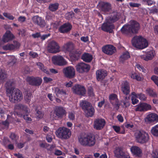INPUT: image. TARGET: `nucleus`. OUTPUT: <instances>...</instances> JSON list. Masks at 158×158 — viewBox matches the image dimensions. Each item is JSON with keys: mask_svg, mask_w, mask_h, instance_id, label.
<instances>
[{"mask_svg": "<svg viewBox=\"0 0 158 158\" xmlns=\"http://www.w3.org/2000/svg\"><path fill=\"white\" fill-rule=\"evenodd\" d=\"M130 24L124 25L121 29V31L124 34L129 35L131 33H136L139 28V23L134 21H131Z\"/></svg>", "mask_w": 158, "mask_h": 158, "instance_id": "f257e3e1", "label": "nucleus"}, {"mask_svg": "<svg viewBox=\"0 0 158 158\" xmlns=\"http://www.w3.org/2000/svg\"><path fill=\"white\" fill-rule=\"evenodd\" d=\"M7 95L9 100L12 102H16L21 101L23 98L22 92L16 88L8 89L6 90Z\"/></svg>", "mask_w": 158, "mask_h": 158, "instance_id": "f03ea898", "label": "nucleus"}, {"mask_svg": "<svg viewBox=\"0 0 158 158\" xmlns=\"http://www.w3.org/2000/svg\"><path fill=\"white\" fill-rule=\"evenodd\" d=\"M78 140L81 144L84 146H92L95 143L94 137L85 134H82L79 135Z\"/></svg>", "mask_w": 158, "mask_h": 158, "instance_id": "7ed1b4c3", "label": "nucleus"}, {"mask_svg": "<svg viewBox=\"0 0 158 158\" xmlns=\"http://www.w3.org/2000/svg\"><path fill=\"white\" fill-rule=\"evenodd\" d=\"M132 43L134 47L139 49H143L148 46L147 40L141 36H135L132 40Z\"/></svg>", "mask_w": 158, "mask_h": 158, "instance_id": "20e7f679", "label": "nucleus"}, {"mask_svg": "<svg viewBox=\"0 0 158 158\" xmlns=\"http://www.w3.org/2000/svg\"><path fill=\"white\" fill-rule=\"evenodd\" d=\"M66 112L62 107H56L50 114V118L53 120H58L61 118L66 114Z\"/></svg>", "mask_w": 158, "mask_h": 158, "instance_id": "39448f33", "label": "nucleus"}, {"mask_svg": "<svg viewBox=\"0 0 158 158\" xmlns=\"http://www.w3.org/2000/svg\"><path fill=\"white\" fill-rule=\"evenodd\" d=\"M56 136L61 139H67L71 136V131L66 127L59 128L56 131Z\"/></svg>", "mask_w": 158, "mask_h": 158, "instance_id": "423d86ee", "label": "nucleus"}, {"mask_svg": "<svg viewBox=\"0 0 158 158\" xmlns=\"http://www.w3.org/2000/svg\"><path fill=\"white\" fill-rule=\"evenodd\" d=\"M134 136L135 141L141 144L147 143L149 139L148 134L144 131H137L135 132Z\"/></svg>", "mask_w": 158, "mask_h": 158, "instance_id": "0eeeda50", "label": "nucleus"}, {"mask_svg": "<svg viewBox=\"0 0 158 158\" xmlns=\"http://www.w3.org/2000/svg\"><path fill=\"white\" fill-rule=\"evenodd\" d=\"M117 19L114 18L107 19L106 20V22L103 23L101 27V28L103 31L109 32L111 33L112 32L113 29L114 28V26L113 25L112 23L115 21Z\"/></svg>", "mask_w": 158, "mask_h": 158, "instance_id": "6e6552de", "label": "nucleus"}, {"mask_svg": "<svg viewBox=\"0 0 158 158\" xmlns=\"http://www.w3.org/2000/svg\"><path fill=\"white\" fill-rule=\"evenodd\" d=\"M47 50L50 53H56L60 51V47L56 42L52 41L48 43Z\"/></svg>", "mask_w": 158, "mask_h": 158, "instance_id": "1a4fd4ad", "label": "nucleus"}, {"mask_svg": "<svg viewBox=\"0 0 158 158\" xmlns=\"http://www.w3.org/2000/svg\"><path fill=\"white\" fill-rule=\"evenodd\" d=\"M64 76L69 78L74 77L75 74V69L72 66H68L64 68L63 70Z\"/></svg>", "mask_w": 158, "mask_h": 158, "instance_id": "9d476101", "label": "nucleus"}, {"mask_svg": "<svg viewBox=\"0 0 158 158\" xmlns=\"http://www.w3.org/2000/svg\"><path fill=\"white\" fill-rule=\"evenodd\" d=\"M52 60L54 64L59 66L64 65L67 64L64 58L60 55L53 56L52 58Z\"/></svg>", "mask_w": 158, "mask_h": 158, "instance_id": "9b49d317", "label": "nucleus"}, {"mask_svg": "<svg viewBox=\"0 0 158 158\" xmlns=\"http://www.w3.org/2000/svg\"><path fill=\"white\" fill-rule=\"evenodd\" d=\"M135 110L139 111H145L151 110L152 106L151 105L145 102L139 103L135 106Z\"/></svg>", "mask_w": 158, "mask_h": 158, "instance_id": "f8f14e48", "label": "nucleus"}, {"mask_svg": "<svg viewBox=\"0 0 158 158\" xmlns=\"http://www.w3.org/2000/svg\"><path fill=\"white\" fill-rule=\"evenodd\" d=\"M32 21L35 24L43 27L46 25L44 20L41 17L37 15L33 16L32 18Z\"/></svg>", "mask_w": 158, "mask_h": 158, "instance_id": "ddd939ff", "label": "nucleus"}, {"mask_svg": "<svg viewBox=\"0 0 158 158\" xmlns=\"http://www.w3.org/2000/svg\"><path fill=\"white\" fill-rule=\"evenodd\" d=\"M114 153L115 156L118 158H130L129 154L121 148H116Z\"/></svg>", "mask_w": 158, "mask_h": 158, "instance_id": "4468645a", "label": "nucleus"}, {"mask_svg": "<svg viewBox=\"0 0 158 158\" xmlns=\"http://www.w3.org/2000/svg\"><path fill=\"white\" fill-rule=\"evenodd\" d=\"M77 71L80 73L88 71L90 69V67L88 64L84 63H78L76 66Z\"/></svg>", "mask_w": 158, "mask_h": 158, "instance_id": "2eb2a0df", "label": "nucleus"}, {"mask_svg": "<svg viewBox=\"0 0 158 158\" xmlns=\"http://www.w3.org/2000/svg\"><path fill=\"white\" fill-rule=\"evenodd\" d=\"M102 52L108 55H111L116 52L115 48L111 45H107L102 48Z\"/></svg>", "mask_w": 158, "mask_h": 158, "instance_id": "dca6fc26", "label": "nucleus"}, {"mask_svg": "<svg viewBox=\"0 0 158 158\" xmlns=\"http://www.w3.org/2000/svg\"><path fill=\"white\" fill-rule=\"evenodd\" d=\"M145 121L149 123L158 122V115L155 113L150 114L147 116Z\"/></svg>", "mask_w": 158, "mask_h": 158, "instance_id": "f3484780", "label": "nucleus"}, {"mask_svg": "<svg viewBox=\"0 0 158 158\" xmlns=\"http://www.w3.org/2000/svg\"><path fill=\"white\" fill-rule=\"evenodd\" d=\"M155 55V51L152 50L148 51L146 52L145 55H142L140 57L144 60L148 61L152 60Z\"/></svg>", "mask_w": 158, "mask_h": 158, "instance_id": "a211bd4d", "label": "nucleus"}, {"mask_svg": "<svg viewBox=\"0 0 158 158\" xmlns=\"http://www.w3.org/2000/svg\"><path fill=\"white\" fill-rule=\"evenodd\" d=\"M72 89L73 92L77 94L83 95L85 94V89L82 85H76L73 87Z\"/></svg>", "mask_w": 158, "mask_h": 158, "instance_id": "6ab92c4d", "label": "nucleus"}, {"mask_svg": "<svg viewBox=\"0 0 158 158\" xmlns=\"http://www.w3.org/2000/svg\"><path fill=\"white\" fill-rule=\"evenodd\" d=\"M15 108V109L18 110L19 111V113H17L16 114L18 115L19 117H21L22 116V113L24 112L27 113L28 111L27 106L21 104H19L16 106Z\"/></svg>", "mask_w": 158, "mask_h": 158, "instance_id": "aec40b11", "label": "nucleus"}, {"mask_svg": "<svg viewBox=\"0 0 158 158\" xmlns=\"http://www.w3.org/2000/svg\"><path fill=\"white\" fill-rule=\"evenodd\" d=\"M14 38V36L11 32L10 31H7L3 35L2 38V41L5 43H7L12 40Z\"/></svg>", "mask_w": 158, "mask_h": 158, "instance_id": "412c9836", "label": "nucleus"}, {"mask_svg": "<svg viewBox=\"0 0 158 158\" xmlns=\"http://www.w3.org/2000/svg\"><path fill=\"white\" fill-rule=\"evenodd\" d=\"M105 124V122L104 119H97L94 121V127L96 129L100 130L103 128Z\"/></svg>", "mask_w": 158, "mask_h": 158, "instance_id": "4be33fe9", "label": "nucleus"}, {"mask_svg": "<svg viewBox=\"0 0 158 158\" xmlns=\"http://www.w3.org/2000/svg\"><path fill=\"white\" fill-rule=\"evenodd\" d=\"M72 28V26L69 23H67L61 26L59 28V31L61 33H65L69 31Z\"/></svg>", "mask_w": 158, "mask_h": 158, "instance_id": "5701e85b", "label": "nucleus"}, {"mask_svg": "<svg viewBox=\"0 0 158 158\" xmlns=\"http://www.w3.org/2000/svg\"><path fill=\"white\" fill-rule=\"evenodd\" d=\"M109 99L110 102L114 106H118L120 105L117 95L115 94H111L109 95Z\"/></svg>", "mask_w": 158, "mask_h": 158, "instance_id": "b1692460", "label": "nucleus"}, {"mask_svg": "<svg viewBox=\"0 0 158 158\" xmlns=\"http://www.w3.org/2000/svg\"><path fill=\"white\" fill-rule=\"evenodd\" d=\"M74 48V45L72 43L68 42L63 45L62 49L65 52H67L71 51Z\"/></svg>", "mask_w": 158, "mask_h": 158, "instance_id": "393cba45", "label": "nucleus"}, {"mask_svg": "<svg viewBox=\"0 0 158 158\" xmlns=\"http://www.w3.org/2000/svg\"><path fill=\"white\" fill-rule=\"evenodd\" d=\"M130 88L129 83L127 81H125L122 83L121 87L122 90L125 94L127 95L129 93Z\"/></svg>", "mask_w": 158, "mask_h": 158, "instance_id": "a878e982", "label": "nucleus"}, {"mask_svg": "<svg viewBox=\"0 0 158 158\" xmlns=\"http://www.w3.org/2000/svg\"><path fill=\"white\" fill-rule=\"evenodd\" d=\"M106 75V71L103 70H98L96 73V77L98 81L102 80Z\"/></svg>", "mask_w": 158, "mask_h": 158, "instance_id": "bb28decb", "label": "nucleus"}, {"mask_svg": "<svg viewBox=\"0 0 158 158\" xmlns=\"http://www.w3.org/2000/svg\"><path fill=\"white\" fill-rule=\"evenodd\" d=\"M131 150L132 153L136 156H140L141 155L142 151L138 147L132 146L131 148Z\"/></svg>", "mask_w": 158, "mask_h": 158, "instance_id": "cd10ccee", "label": "nucleus"}, {"mask_svg": "<svg viewBox=\"0 0 158 158\" xmlns=\"http://www.w3.org/2000/svg\"><path fill=\"white\" fill-rule=\"evenodd\" d=\"M130 76L131 78L138 81H141L143 79V77L139 74L137 73L134 72L130 73Z\"/></svg>", "mask_w": 158, "mask_h": 158, "instance_id": "c85d7f7f", "label": "nucleus"}, {"mask_svg": "<svg viewBox=\"0 0 158 158\" xmlns=\"http://www.w3.org/2000/svg\"><path fill=\"white\" fill-rule=\"evenodd\" d=\"M84 111L87 116L91 117L94 114V109L93 107L91 105L89 106L87 109L85 110Z\"/></svg>", "mask_w": 158, "mask_h": 158, "instance_id": "c756f323", "label": "nucleus"}, {"mask_svg": "<svg viewBox=\"0 0 158 158\" xmlns=\"http://www.w3.org/2000/svg\"><path fill=\"white\" fill-rule=\"evenodd\" d=\"M111 9V5L109 3L105 2L102 3L101 10L105 12H107Z\"/></svg>", "mask_w": 158, "mask_h": 158, "instance_id": "7c9ffc66", "label": "nucleus"}, {"mask_svg": "<svg viewBox=\"0 0 158 158\" xmlns=\"http://www.w3.org/2000/svg\"><path fill=\"white\" fill-rule=\"evenodd\" d=\"M93 59L92 55L89 53H85L82 56V59L85 61L89 62H90Z\"/></svg>", "mask_w": 158, "mask_h": 158, "instance_id": "2f4dec72", "label": "nucleus"}, {"mask_svg": "<svg viewBox=\"0 0 158 158\" xmlns=\"http://www.w3.org/2000/svg\"><path fill=\"white\" fill-rule=\"evenodd\" d=\"M55 92L57 97H62L66 94L65 92L62 89H60L58 88H55Z\"/></svg>", "mask_w": 158, "mask_h": 158, "instance_id": "473e14b6", "label": "nucleus"}, {"mask_svg": "<svg viewBox=\"0 0 158 158\" xmlns=\"http://www.w3.org/2000/svg\"><path fill=\"white\" fill-rule=\"evenodd\" d=\"M131 100L133 104H135L139 102V100L137 99L138 98L137 94L135 92H133L131 94Z\"/></svg>", "mask_w": 158, "mask_h": 158, "instance_id": "72a5a7b5", "label": "nucleus"}, {"mask_svg": "<svg viewBox=\"0 0 158 158\" xmlns=\"http://www.w3.org/2000/svg\"><path fill=\"white\" fill-rule=\"evenodd\" d=\"M80 106L82 109L85 111L87 109L89 106H91L90 104L86 101L83 100L80 102Z\"/></svg>", "mask_w": 158, "mask_h": 158, "instance_id": "f704fd0d", "label": "nucleus"}, {"mask_svg": "<svg viewBox=\"0 0 158 158\" xmlns=\"http://www.w3.org/2000/svg\"><path fill=\"white\" fill-rule=\"evenodd\" d=\"M130 57L129 53L128 52H124L120 56V61L123 62L124 60L128 59Z\"/></svg>", "mask_w": 158, "mask_h": 158, "instance_id": "c9c22d12", "label": "nucleus"}, {"mask_svg": "<svg viewBox=\"0 0 158 158\" xmlns=\"http://www.w3.org/2000/svg\"><path fill=\"white\" fill-rule=\"evenodd\" d=\"M151 132L153 135L158 136V124L155 125L152 128Z\"/></svg>", "mask_w": 158, "mask_h": 158, "instance_id": "e433bc0d", "label": "nucleus"}, {"mask_svg": "<svg viewBox=\"0 0 158 158\" xmlns=\"http://www.w3.org/2000/svg\"><path fill=\"white\" fill-rule=\"evenodd\" d=\"M32 97V95L31 93L29 91L25 92L24 99L25 101L27 103H29Z\"/></svg>", "mask_w": 158, "mask_h": 158, "instance_id": "4c0bfd02", "label": "nucleus"}, {"mask_svg": "<svg viewBox=\"0 0 158 158\" xmlns=\"http://www.w3.org/2000/svg\"><path fill=\"white\" fill-rule=\"evenodd\" d=\"M37 65L38 67L42 71L47 74H50L49 72L48 69H47L46 68L44 67L42 64L40 62H39L37 64Z\"/></svg>", "mask_w": 158, "mask_h": 158, "instance_id": "58836bf2", "label": "nucleus"}, {"mask_svg": "<svg viewBox=\"0 0 158 158\" xmlns=\"http://www.w3.org/2000/svg\"><path fill=\"white\" fill-rule=\"evenodd\" d=\"M59 4L57 3H55L51 4L49 6V9L52 11H54L58 9Z\"/></svg>", "mask_w": 158, "mask_h": 158, "instance_id": "ea45409f", "label": "nucleus"}, {"mask_svg": "<svg viewBox=\"0 0 158 158\" xmlns=\"http://www.w3.org/2000/svg\"><path fill=\"white\" fill-rule=\"evenodd\" d=\"M146 92V93L150 96L154 97H157V95L156 93L151 89H147Z\"/></svg>", "mask_w": 158, "mask_h": 158, "instance_id": "a19ab883", "label": "nucleus"}, {"mask_svg": "<svg viewBox=\"0 0 158 158\" xmlns=\"http://www.w3.org/2000/svg\"><path fill=\"white\" fill-rule=\"evenodd\" d=\"M14 47L12 44H7L2 47V48L5 50H12L14 49Z\"/></svg>", "mask_w": 158, "mask_h": 158, "instance_id": "79ce46f5", "label": "nucleus"}, {"mask_svg": "<svg viewBox=\"0 0 158 158\" xmlns=\"http://www.w3.org/2000/svg\"><path fill=\"white\" fill-rule=\"evenodd\" d=\"M10 60L9 62V64L12 65L15 64L16 62L17 59L15 57L13 56H11L9 57Z\"/></svg>", "mask_w": 158, "mask_h": 158, "instance_id": "37998d69", "label": "nucleus"}, {"mask_svg": "<svg viewBox=\"0 0 158 158\" xmlns=\"http://www.w3.org/2000/svg\"><path fill=\"white\" fill-rule=\"evenodd\" d=\"M15 84V82L13 81H8L6 84V86L7 88V90L8 89H11V88H14L13 86H14Z\"/></svg>", "mask_w": 158, "mask_h": 158, "instance_id": "c03bdc74", "label": "nucleus"}, {"mask_svg": "<svg viewBox=\"0 0 158 158\" xmlns=\"http://www.w3.org/2000/svg\"><path fill=\"white\" fill-rule=\"evenodd\" d=\"M44 113L40 111H37L35 114V117L37 119L39 120L43 118Z\"/></svg>", "mask_w": 158, "mask_h": 158, "instance_id": "a18cd8bd", "label": "nucleus"}, {"mask_svg": "<svg viewBox=\"0 0 158 158\" xmlns=\"http://www.w3.org/2000/svg\"><path fill=\"white\" fill-rule=\"evenodd\" d=\"M35 78L33 77H27L26 78L27 81L30 84L32 85H34Z\"/></svg>", "mask_w": 158, "mask_h": 158, "instance_id": "49530a36", "label": "nucleus"}, {"mask_svg": "<svg viewBox=\"0 0 158 158\" xmlns=\"http://www.w3.org/2000/svg\"><path fill=\"white\" fill-rule=\"evenodd\" d=\"M135 68H137L139 71L143 73H145L146 72V70L142 66L139 64H137L135 66Z\"/></svg>", "mask_w": 158, "mask_h": 158, "instance_id": "de8ad7c7", "label": "nucleus"}, {"mask_svg": "<svg viewBox=\"0 0 158 158\" xmlns=\"http://www.w3.org/2000/svg\"><path fill=\"white\" fill-rule=\"evenodd\" d=\"M3 15L5 17L7 18L10 20H13L15 19V17L13 16L10 13H3Z\"/></svg>", "mask_w": 158, "mask_h": 158, "instance_id": "09e8293b", "label": "nucleus"}, {"mask_svg": "<svg viewBox=\"0 0 158 158\" xmlns=\"http://www.w3.org/2000/svg\"><path fill=\"white\" fill-rule=\"evenodd\" d=\"M137 95L138 98L141 101H144L147 99V97L144 94L140 93Z\"/></svg>", "mask_w": 158, "mask_h": 158, "instance_id": "8fccbe9b", "label": "nucleus"}, {"mask_svg": "<svg viewBox=\"0 0 158 158\" xmlns=\"http://www.w3.org/2000/svg\"><path fill=\"white\" fill-rule=\"evenodd\" d=\"M54 17V15L51 13H47L46 16V19L48 20H52L53 19Z\"/></svg>", "mask_w": 158, "mask_h": 158, "instance_id": "3c124183", "label": "nucleus"}, {"mask_svg": "<svg viewBox=\"0 0 158 158\" xmlns=\"http://www.w3.org/2000/svg\"><path fill=\"white\" fill-rule=\"evenodd\" d=\"M123 103L125 107H127L129 106L130 105L129 98L126 97L125 98V101H123Z\"/></svg>", "mask_w": 158, "mask_h": 158, "instance_id": "603ef678", "label": "nucleus"}, {"mask_svg": "<svg viewBox=\"0 0 158 158\" xmlns=\"http://www.w3.org/2000/svg\"><path fill=\"white\" fill-rule=\"evenodd\" d=\"M151 79L158 86V77L156 76L153 75L151 77Z\"/></svg>", "mask_w": 158, "mask_h": 158, "instance_id": "864d4df0", "label": "nucleus"}, {"mask_svg": "<svg viewBox=\"0 0 158 158\" xmlns=\"http://www.w3.org/2000/svg\"><path fill=\"white\" fill-rule=\"evenodd\" d=\"M35 83L34 85H40L42 82V79L40 77L35 78Z\"/></svg>", "mask_w": 158, "mask_h": 158, "instance_id": "5fc2aeb1", "label": "nucleus"}, {"mask_svg": "<svg viewBox=\"0 0 158 158\" xmlns=\"http://www.w3.org/2000/svg\"><path fill=\"white\" fill-rule=\"evenodd\" d=\"M69 118L71 120H73L74 119L75 115L73 112H71L69 113Z\"/></svg>", "mask_w": 158, "mask_h": 158, "instance_id": "6e6d98bb", "label": "nucleus"}, {"mask_svg": "<svg viewBox=\"0 0 158 158\" xmlns=\"http://www.w3.org/2000/svg\"><path fill=\"white\" fill-rule=\"evenodd\" d=\"M74 13L73 12H70L66 14V17H68V19L72 18L74 17Z\"/></svg>", "mask_w": 158, "mask_h": 158, "instance_id": "4d7b16f0", "label": "nucleus"}, {"mask_svg": "<svg viewBox=\"0 0 158 158\" xmlns=\"http://www.w3.org/2000/svg\"><path fill=\"white\" fill-rule=\"evenodd\" d=\"M113 128L116 132L118 133H120V127H119L116 126H114L113 127Z\"/></svg>", "mask_w": 158, "mask_h": 158, "instance_id": "13d9d810", "label": "nucleus"}, {"mask_svg": "<svg viewBox=\"0 0 158 158\" xmlns=\"http://www.w3.org/2000/svg\"><path fill=\"white\" fill-rule=\"evenodd\" d=\"M125 127L127 128H131L133 127L134 125L132 123H127L125 124Z\"/></svg>", "mask_w": 158, "mask_h": 158, "instance_id": "bf43d9fd", "label": "nucleus"}, {"mask_svg": "<svg viewBox=\"0 0 158 158\" xmlns=\"http://www.w3.org/2000/svg\"><path fill=\"white\" fill-rule=\"evenodd\" d=\"M23 118L27 122H29L31 121V118L29 117L27 114L23 115Z\"/></svg>", "mask_w": 158, "mask_h": 158, "instance_id": "052dcab7", "label": "nucleus"}, {"mask_svg": "<svg viewBox=\"0 0 158 158\" xmlns=\"http://www.w3.org/2000/svg\"><path fill=\"white\" fill-rule=\"evenodd\" d=\"M81 40L84 42H86L89 40V37L87 36H82L81 38Z\"/></svg>", "mask_w": 158, "mask_h": 158, "instance_id": "680f3d73", "label": "nucleus"}, {"mask_svg": "<svg viewBox=\"0 0 158 158\" xmlns=\"http://www.w3.org/2000/svg\"><path fill=\"white\" fill-rule=\"evenodd\" d=\"M26 19L24 16H20L18 18V21L20 22H23L25 21Z\"/></svg>", "mask_w": 158, "mask_h": 158, "instance_id": "e2e57ef3", "label": "nucleus"}, {"mask_svg": "<svg viewBox=\"0 0 158 158\" xmlns=\"http://www.w3.org/2000/svg\"><path fill=\"white\" fill-rule=\"evenodd\" d=\"M13 44L14 47V49L18 48L20 45V43L16 41L14 42Z\"/></svg>", "mask_w": 158, "mask_h": 158, "instance_id": "0e129e2a", "label": "nucleus"}, {"mask_svg": "<svg viewBox=\"0 0 158 158\" xmlns=\"http://www.w3.org/2000/svg\"><path fill=\"white\" fill-rule=\"evenodd\" d=\"M43 79L45 83H48L52 81V78L47 77H44Z\"/></svg>", "mask_w": 158, "mask_h": 158, "instance_id": "69168bd1", "label": "nucleus"}, {"mask_svg": "<svg viewBox=\"0 0 158 158\" xmlns=\"http://www.w3.org/2000/svg\"><path fill=\"white\" fill-rule=\"evenodd\" d=\"M5 77H6V75L2 72V70L0 69V79L3 80Z\"/></svg>", "mask_w": 158, "mask_h": 158, "instance_id": "338daca9", "label": "nucleus"}, {"mask_svg": "<svg viewBox=\"0 0 158 158\" xmlns=\"http://www.w3.org/2000/svg\"><path fill=\"white\" fill-rule=\"evenodd\" d=\"M10 138L12 140H16L17 138L16 135L14 133H12L10 135Z\"/></svg>", "mask_w": 158, "mask_h": 158, "instance_id": "774afa93", "label": "nucleus"}]
</instances>
